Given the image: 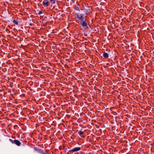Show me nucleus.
<instances>
[{
    "mask_svg": "<svg viewBox=\"0 0 154 154\" xmlns=\"http://www.w3.org/2000/svg\"><path fill=\"white\" fill-rule=\"evenodd\" d=\"M80 24L81 25L82 27L84 28H86L88 27V25L87 22L85 19L79 21Z\"/></svg>",
    "mask_w": 154,
    "mask_h": 154,
    "instance_id": "1",
    "label": "nucleus"
},
{
    "mask_svg": "<svg viewBox=\"0 0 154 154\" xmlns=\"http://www.w3.org/2000/svg\"><path fill=\"white\" fill-rule=\"evenodd\" d=\"M76 16L75 17L77 19H78L79 21L83 20L85 19L84 17H83L82 14L80 13H75Z\"/></svg>",
    "mask_w": 154,
    "mask_h": 154,
    "instance_id": "2",
    "label": "nucleus"
},
{
    "mask_svg": "<svg viewBox=\"0 0 154 154\" xmlns=\"http://www.w3.org/2000/svg\"><path fill=\"white\" fill-rule=\"evenodd\" d=\"M9 140L12 143H14L18 146H19L21 145V143L18 140H13L11 139H10Z\"/></svg>",
    "mask_w": 154,
    "mask_h": 154,
    "instance_id": "3",
    "label": "nucleus"
},
{
    "mask_svg": "<svg viewBox=\"0 0 154 154\" xmlns=\"http://www.w3.org/2000/svg\"><path fill=\"white\" fill-rule=\"evenodd\" d=\"M81 147H75L74 148L70 150L69 151L72 152H75L80 150H81Z\"/></svg>",
    "mask_w": 154,
    "mask_h": 154,
    "instance_id": "4",
    "label": "nucleus"
},
{
    "mask_svg": "<svg viewBox=\"0 0 154 154\" xmlns=\"http://www.w3.org/2000/svg\"><path fill=\"white\" fill-rule=\"evenodd\" d=\"M42 4L45 7H46L48 6L49 2L47 0H45L43 1Z\"/></svg>",
    "mask_w": 154,
    "mask_h": 154,
    "instance_id": "5",
    "label": "nucleus"
},
{
    "mask_svg": "<svg viewBox=\"0 0 154 154\" xmlns=\"http://www.w3.org/2000/svg\"><path fill=\"white\" fill-rule=\"evenodd\" d=\"M103 57L105 58H108L109 57V54L106 52H104L103 53Z\"/></svg>",
    "mask_w": 154,
    "mask_h": 154,
    "instance_id": "6",
    "label": "nucleus"
},
{
    "mask_svg": "<svg viewBox=\"0 0 154 154\" xmlns=\"http://www.w3.org/2000/svg\"><path fill=\"white\" fill-rule=\"evenodd\" d=\"M73 8L75 10H77V11H80V9L79 7L75 5L73 6Z\"/></svg>",
    "mask_w": 154,
    "mask_h": 154,
    "instance_id": "7",
    "label": "nucleus"
},
{
    "mask_svg": "<svg viewBox=\"0 0 154 154\" xmlns=\"http://www.w3.org/2000/svg\"><path fill=\"white\" fill-rule=\"evenodd\" d=\"M13 22L16 25H18L19 24L18 22L17 21L15 20H13Z\"/></svg>",
    "mask_w": 154,
    "mask_h": 154,
    "instance_id": "8",
    "label": "nucleus"
},
{
    "mask_svg": "<svg viewBox=\"0 0 154 154\" xmlns=\"http://www.w3.org/2000/svg\"><path fill=\"white\" fill-rule=\"evenodd\" d=\"M78 134L80 136H81L83 134L84 132L82 131H79L78 132Z\"/></svg>",
    "mask_w": 154,
    "mask_h": 154,
    "instance_id": "9",
    "label": "nucleus"
},
{
    "mask_svg": "<svg viewBox=\"0 0 154 154\" xmlns=\"http://www.w3.org/2000/svg\"><path fill=\"white\" fill-rule=\"evenodd\" d=\"M34 24V22L32 21H31V20H29V26H32Z\"/></svg>",
    "mask_w": 154,
    "mask_h": 154,
    "instance_id": "10",
    "label": "nucleus"
},
{
    "mask_svg": "<svg viewBox=\"0 0 154 154\" xmlns=\"http://www.w3.org/2000/svg\"><path fill=\"white\" fill-rule=\"evenodd\" d=\"M34 149L35 150L38 151L39 152H40V151H41V149H38L37 147H34Z\"/></svg>",
    "mask_w": 154,
    "mask_h": 154,
    "instance_id": "11",
    "label": "nucleus"
},
{
    "mask_svg": "<svg viewBox=\"0 0 154 154\" xmlns=\"http://www.w3.org/2000/svg\"><path fill=\"white\" fill-rule=\"evenodd\" d=\"M30 88H29V93H32L33 92H34V90L32 88L30 89Z\"/></svg>",
    "mask_w": 154,
    "mask_h": 154,
    "instance_id": "12",
    "label": "nucleus"
},
{
    "mask_svg": "<svg viewBox=\"0 0 154 154\" xmlns=\"http://www.w3.org/2000/svg\"><path fill=\"white\" fill-rule=\"evenodd\" d=\"M31 78V77H29V79H30ZM29 85H30L31 86L33 85V82L32 81H31L30 80H29Z\"/></svg>",
    "mask_w": 154,
    "mask_h": 154,
    "instance_id": "13",
    "label": "nucleus"
},
{
    "mask_svg": "<svg viewBox=\"0 0 154 154\" xmlns=\"http://www.w3.org/2000/svg\"><path fill=\"white\" fill-rule=\"evenodd\" d=\"M51 2H52L53 1V2H52V3L53 4H54L56 2V0H50Z\"/></svg>",
    "mask_w": 154,
    "mask_h": 154,
    "instance_id": "14",
    "label": "nucleus"
},
{
    "mask_svg": "<svg viewBox=\"0 0 154 154\" xmlns=\"http://www.w3.org/2000/svg\"><path fill=\"white\" fill-rule=\"evenodd\" d=\"M40 152L42 153V154H46V153L45 152L42 151L41 150L40 151Z\"/></svg>",
    "mask_w": 154,
    "mask_h": 154,
    "instance_id": "15",
    "label": "nucleus"
},
{
    "mask_svg": "<svg viewBox=\"0 0 154 154\" xmlns=\"http://www.w3.org/2000/svg\"><path fill=\"white\" fill-rule=\"evenodd\" d=\"M42 12L41 11H39L38 12V14H39L40 15L42 13Z\"/></svg>",
    "mask_w": 154,
    "mask_h": 154,
    "instance_id": "16",
    "label": "nucleus"
},
{
    "mask_svg": "<svg viewBox=\"0 0 154 154\" xmlns=\"http://www.w3.org/2000/svg\"><path fill=\"white\" fill-rule=\"evenodd\" d=\"M29 29H34V28L32 27H31L29 26Z\"/></svg>",
    "mask_w": 154,
    "mask_h": 154,
    "instance_id": "17",
    "label": "nucleus"
},
{
    "mask_svg": "<svg viewBox=\"0 0 154 154\" xmlns=\"http://www.w3.org/2000/svg\"><path fill=\"white\" fill-rule=\"evenodd\" d=\"M33 113V111H29V113H30L32 114V113Z\"/></svg>",
    "mask_w": 154,
    "mask_h": 154,
    "instance_id": "18",
    "label": "nucleus"
},
{
    "mask_svg": "<svg viewBox=\"0 0 154 154\" xmlns=\"http://www.w3.org/2000/svg\"><path fill=\"white\" fill-rule=\"evenodd\" d=\"M29 95H31L32 96V94H30L29 93Z\"/></svg>",
    "mask_w": 154,
    "mask_h": 154,
    "instance_id": "19",
    "label": "nucleus"
},
{
    "mask_svg": "<svg viewBox=\"0 0 154 154\" xmlns=\"http://www.w3.org/2000/svg\"><path fill=\"white\" fill-rule=\"evenodd\" d=\"M31 122H34L32 120H31Z\"/></svg>",
    "mask_w": 154,
    "mask_h": 154,
    "instance_id": "20",
    "label": "nucleus"
},
{
    "mask_svg": "<svg viewBox=\"0 0 154 154\" xmlns=\"http://www.w3.org/2000/svg\"><path fill=\"white\" fill-rule=\"evenodd\" d=\"M29 58H30V56H31V55L30 54H29Z\"/></svg>",
    "mask_w": 154,
    "mask_h": 154,
    "instance_id": "21",
    "label": "nucleus"
},
{
    "mask_svg": "<svg viewBox=\"0 0 154 154\" xmlns=\"http://www.w3.org/2000/svg\"><path fill=\"white\" fill-rule=\"evenodd\" d=\"M30 60L29 59V60ZM29 63H30V62H29Z\"/></svg>",
    "mask_w": 154,
    "mask_h": 154,
    "instance_id": "22",
    "label": "nucleus"
}]
</instances>
